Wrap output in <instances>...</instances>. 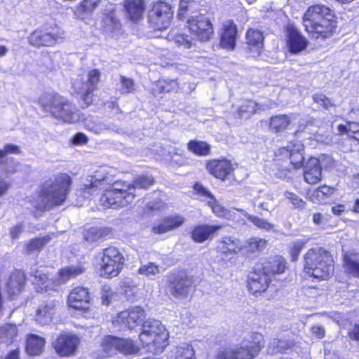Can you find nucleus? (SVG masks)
I'll use <instances>...</instances> for the list:
<instances>
[{"label":"nucleus","instance_id":"5","mask_svg":"<svg viewBox=\"0 0 359 359\" xmlns=\"http://www.w3.org/2000/svg\"><path fill=\"white\" fill-rule=\"evenodd\" d=\"M136 194L130 190L128 182L115 180L106 187L100 198V203L105 208L118 209L131 204Z\"/></svg>","mask_w":359,"mask_h":359},{"label":"nucleus","instance_id":"48","mask_svg":"<svg viewBox=\"0 0 359 359\" xmlns=\"http://www.w3.org/2000/svg\"><path fill=\"white\" fill-rule=\"evenodd\" d=\"M160 272L159 265L154 263L149 262L146 264L142 265L137 269V273L147 277L151 276H156Z\"/></svg>","mask_w":359,"mask_h":359},{"label":"nucleus","instance_id":"19","mask_svg":"<svg viewBox=\"0 0 359 359\" xmlns=\"http://www.w3.org/2000/svg\"><path fill=\"white\" fill-rule=\"evenodd\" d=\"M307 40L292 26L287 27V46L292 54L301 53L307 46Z\"/></svg>","mask_w":359,"mask_h":359},{"label":"nucleus","instance_id":"31","mask_svg":"<svg viewBox=\"0 0 359 359\" xmlns=\"http://www.w3.org/2000/svg\"><path fill=\"white\" fill-rule=\"evenodd\" d=\"M156 183L155 178L151 175H139L135 177L132 182H128L130 190L135 193L137 189H148Z\"/></svg>","mask_w":359,"mask_h":359},{"label":"nucleus","instance_id":"11","mask_svg":"<svg viewBox=\"0 0 359 359\" xmlns=\"http://www.w3.org/2000/svg\"><path fill=\"white\" fill-rule=\"evenodd\" d=\"M186 27L194 39H198L201 41L210 40L214 33L210 20L203 15L189 18Z\"/></svg>","mask_w":359,"mask_h":359},{"label":"nucleus","instance_id":"33","mask_svg":"<svg viewBox=\"0 0 359 359\" xmlns=\"http://www.w3.org/2000/svg\"><path fill=\"white\" fill-rule=\"evenodd\" d=\"M254 354L258 355L261 349L264 346V337L258 332L252 333L247 339L242 341Z\"/></svg>","mask_w":359,"mask_h":359},{"label":"nucleus","instance_id":"62","mask_svg":"<svg viewBox=\"0 0 359 359\" xmlns=\"http://www.w3.org/2000/svg\"><path fill=\"white\" fill-rule=\"evenodd\" d=\"M290 155V163L294 165L295 168H299L302 167L303 161L304 160L303 154L302 152H294L291 151Z\"/></svg>","mask_w":359,"mask_h":359},{"label":"nucleus","instance_id":"32","mask_svg":"<svg viewBox=\"0 0 359 359\" xmlns=\"http://www.w3.org/2000/svg\"><path fill=\"white\" fill-rule=\"evenodd\" d=\"M344 267L349 273L354 276H359V255L346 252L344 255Z\"/></svg>","mask_w":359,"mask_h":359},{"label":"nucleus","instance_id":"27","mask_svg":"<svg viewBox=\"0 0 359 359\" xmlns=\"http://www.w3.org/2000/svg\"><path fill=\"white\" fill-rule=\"evenodd\" d=\"M333 263L331 255H329L323 261L318 263L316 269H313V271H309V275L317 279H327L333 273Z\"/></svg>","mask_w":359,"mask_h":359},{"label":"nucleus","instance_id":"25","mask_svg":"<svg viewBox=\"0 0 359 359\" xmlns=\"http://www.w3.org/2000/svg\"><path fill=\"white\" fill-rule=\"evenodd\" d=\"M46 344V339L36 334H29L26 338L25 351L29 355L36 356L41 355Z\"/></svg>","mask_w":359,"mask_h":359},{"label":"nucleus","instance_id":"20","mask_svg":"<svg viewBox=\"0 0 359 359\" xmlns=\"http://www.w3.org/2000/svg\"><path fill=\"white\" fill-rule=\"evenodd\" d=\"M86 272V267L83 263H79L76 266H67L60 268L57 273V288L60 284H65L72 279L83 274Z\"/></svg>","mask_w":359,"mask_h":359},{"label":"nucleus","instance_id":"63","mask_svg":"<svg viewBox=\"0 0 359 359\" xmlns=\"http://www.w3.org/2000/svg\"><path fill=\"white\" fill-rule=\"evenodd\" d=\"M70 142L75 146L84 145L88 142V137L83 133L78 132L71 138Z\"/></svg>","mask_w":359,"mask_h":359},{"label":"nucleus","instance_id":"30","mask_svg":"<svg viewBox=\"0 0 359 359\" xmlns=\"http://www.w3.org/2000/svg\"><path fill=\"white\" fill-rule=\"evenodd\" d=\"M255 356L243 342L226 349V359H254Z\"/></svg>","mask_w":359,"mask_h":359},{"label":"nucleus","instance_id":"44","mask_svg":"<svg viewBox=\"0 0 359 359\" xmlns=\"http://www.w3.org/2000/svg\"><path fill=\"white\" fill-rule=\"evenodd\" d=\"M246 217L248 221L252 222L256 227L266 231H273L275 225L265 219L260 218L255 215L248 214Z\"/></svg>","mask_w":359,"mask_h":359},{"label":"nucleus","instance_id":"60","mask_svg":"<svg viewBox=\"0 0 359 359\" xmlns=\"http://www.w3.org/2000/svg\"><path fill=\"white\" fill-rule=\"evenodd\" d=\"M99 182L100 180H94L89 184H83L80 189L81 193L83 195H92L97 189Z\"/></svg>","mask_w":359,"mask_h":359},{"label":"nucleus","instance_id":"53","mask_svg":"<svg viewBox=\"0 0 359 359\" xmlns=\"http://www.w3.org/2000/svg\"><path fill=\"white\" fill-rule=\"evenodd\" d=\"M243 249L241 242L233 237H229L226 240V250L230 252L236 253Z\"/></svg>","mask_w":359,"mask_h":359},{"label":"nucleus","instance_id":"7","mask_svg":"<svg viewBox=\"0 0 359 359\" xmlns=\"http://www.w3.org/2000/svg\"><path fill=\"white\" fill-rule=\"evenodd\" d=\"M174 8L165 0L153 1L147 13L149 27L156 32L168 29L172 23Z\"/></svg>","mask_w":359,"mask_h":359},{"label":"nucleus","instance_id":"24","mask_svg":"<svg viewBox=\"0 0 359 359\" xmlns=\"http://www.w3.org/2000/svg\"><path fill=\"white\" fill-rule=\"evenodd\" d=\"M264 36L257 29H250L246 33V43L253 56H259L264 47Z\"/></svg>","mask_w":359,"mask_h":359},{"label":"nucleus","instance_id":"10","mask_svg":"<svg viewBox=\"0 0 359 359\" xmlns=\"http://www.w3.org/2000/svg\"><path fill=\"white\" fill-rule=\"evenodd\" d=\"M69 308L83 315L90 314L93 310V297L88 287H74L67 298Z\"/></svg>","mask_w":359,"mask_h":359},{"label":"nucleus","instance_id":"42","mask_svg":"<svg viewBox=\"0 0 359 359\" xmlns=\"http://www.w3.org/2000/svg\"><path fill=\"white\" fill-rule=\"evenodd\" d=\"M259 104L252 100H245L237 107V114L241 118H248L254 114Z\"/></svg>","mask_w":359,"mask_h":359},{"label":"nucleus","instance_id":"28","mask_svg":"<svg viewBox=\"0 0 359 359\" xmlns=\"http://www.w3.org/2000/svg\"><path fill=\"white\" fill-rule=\"evenodd\" d=\"M56 309V302L45 303L39 306L35 320L41 325L48 324L53 320Z\"/></svg>","mask_w":359,"mask_h":359},{"label":"nucleus","instance_id":"13","mask_svg":"<svg viewBox=\"0 0 359 359\" xmlns=\"http://www.w3.org/2000/svg\"><path fill=\"white\" fill-rule=\"evenodd\" d=\"M269 266H263L262 264H257L249 273L248 286L252 294H256L266 290L271 282V278L267 273Z\"/></svg>","mask_w":359,"mask_h":359},{"label":"nucleus","instance_id":"58","mask_svg":"<svg viewBox=\"0 0 359 359\" xmlns=\"http://www.w3.org/2000/svg\"><path fill=\"white\" fill-rule=\"evenodd\" d=\"M304 150V146L300 142H295L294 143H290L287 147H283L280 149L281 154L288 155L293 152H302Z\"/></svg>","mask_w":359,"mask_h":359},{"label":"nucleus","instance_id":"18","mask_svg":"<svg viewBox=\"0 0 359 359\" xmlns=\"http://www.w3.org/2000/svg\"><path fill=\"white\" fill-rule=\"evenodd\" d=\"M184 222L185 218L181 215H168L164 217L160 224L153 226V231L158 234L167 233L180 228Z\"/></svg>","mask_w":359,"mask_h":359},{"label":"nucleus","instance_id":"9","mask_svg":"<svg viewBox=\"0 0 359 359\" xmlns=\"http://www.w3.org/2000/svg\"><path fill=\"white\" fill-rule=\"evenodd\" d=\"M166 284L170 294L175 298L188 297L190 291L196 287L194 276L183 269L170 271L167 275Z\"/></svg>","mask_w":359,"mask_h":359},{"label":"nucleus","instance_id":"21","mask_svg":"<svg viewBox=\"0 0 359 359\" xmlns=\"http://www.w3.org/2000/svg\"><path fill=\"white\" fill-rule=\"evenodd\" d=\"M180 90V83L176 79H159L154 83L151 93L154 96L161 94L177 93Z\"/></svg>","mask_w":359,"mask_h":359},{"label":"nucleus","instance_id":"16","mask_svg":"<svg viewBox=\"0 0 359 359\" xmlns=\"http://www.w3.org/2000/svg\"><path fill=\"white\" fill-rule=\"evenodd\" d=\"M123 8L127 18L133 23H139L144 18L146 0H123Z\"/></svg>","mask_w":359,"mask_h":359},{"label":"nucleus","instance_id":"6","mask_svg":"<svg viewBox=\"0 0 359 359\" xmlns=\"http://www.w3.org/2000/svg\"><path fill=\"white\" fill-rule=\"evenodd\" d=\"M126 265V258L121 250L113 245L103 248L99 253L97 269L100 277L112 279L118 276Z\"/></svg>","mask_w":359,"mask_h":359},{"label":"nucleus","instance_id":"36","mask_svg":"<svg viewBox=\"0 0 359 359\" xmlns=\"http://www.w3.org/2000/svg\"><path fill=\"white\" fill-rule=\"evenodd\" d=\"M238 38L236 25L232 20L226 21V49L233 50Z\"/></svg>","mask_w":359,"mask_h":359},{"label":"nucleus","instance_id":"54","mask_svg":"<svg viewBox=\"0 0 359 359\" xmlns=\"http://www.w3.org/2000/svg\"><path fill=\"white\" fill-rule=\"evenodd\" d=\"M284 195L295 208L303 209L305 207L306 202L297 194L290 191H285Z\"/></svg>","mask_w":359,"mask_h":359},{"label":"nucleus","instance_id":"46","mask_svg":"<svg viewBox=\"0 0 359 359\" xmlns=\"http://www.w3.org/2000/svg\"><path fill=\"white\" fill-rule=\"evenodd\" d=\"M101 73L97 69H92L88 72L87 75V88L94 90L98 89V83L100 81Z\"/></svg>","mask_w":359,"mask_h":359},{"label":"nucleus","instance_id":"49","mask_svg":"<svg viewBox=\"0 0 359 359\" xmlns=\"http://www.w3.org/2000/svg\"><path fill=\"white\" fill-rule=\"evenodd\" d=\"M306 241L298 239L290 244V252L292 261L295 262L298 259L299 255L306 245Z\"/></svg>","mask_w":359,"mask_h":359},{"label":"nucleus","instance_id":"12","mask_svg":"<svg viewBox=\"0 0 359 359\" xmlns=\"http://www.w3.org/2000/svg\"><path fill=\"white\" fill-rule=\"evenodd\" d=\"M80 344V338L75 334L60 333L52 342V347L61 358L74 355Z\"/></svg>","mask_w":359,"mask_h":359},{"label":"nucleus","instance_id":"51","mask_svg":"<svg viewBox=\"0 0 359 359\" xmlns=\"http://www.w3.org/2000/svg\"><path fill=\"white\" fill-rule=\"evenodd\" d=\"M338 131L340 134L346 133L350 137L359 132V123L355 122L348 123L347 126L339 125Z\"/></svg>","mask_w":359,"mask_h":359},{"label":"nucleus","instance_id":"57","mask_svg":"<svg viewBox=\"0 0 359 359\" xmlns=\"http://www.w3.org/2000/svg\"><path fill=\"white\" fill-rule=\"evenodd\" d=\"M94 90L87 88L86 90L81 93V100L83 102V108L88 107L93 102Z\"/></svg>","mask_w":359,"mask_h":359},{"label":"nucleus","instance_id":"43","mask_svg":"<svg viewBox=\"0 0 359 359\" xmlns=\"http://www.w3.org/2000/svg\"><path fill=\"white\" fill-rule=\"evenodd\" d=\"M263 266H270L267 271L269 277L283 273L285 270V263L280 259H272L264 264H261Z\"/></svg>","mask_w":359,"mask_h":359},{"label":"nucleus","instance_id":"40","mask_svg":"<svg viewBox=\"0 0 359 359\" xmlns=\"http://www.w3.org/2000/svg\"><path fill=\"white\" fill-rule=\"evenodd\" d=\"M266 245V241L264 239L259 238H252L249 239L243 250L248 257L253 256L255 253L260 252L263 250Z\"/></svg>","mask_w":359,"mask_h":359},{"label":"nucleus","instance_id":"26","mask_svg":"<svg viewBox=\"0 0 359 359\" xmlns=\"http://www.w3.org/2000/svg\"><path fill=\"white\" fill-rule=\"evenodd\" d=\"M322 168L319 160L316 158H311L306 163L304 170V180L311 184H316L321 180Z\"/></svg>","mask_w":359,"mask_h":359},{"label":"nucleus","instance_id":"1","mask_svg":"<svg viewBox=\"0 0 359 359\" xmlns=\"http://www.w3.org/2000/svg\"><path fill=\"white\" fill-rule=\"evenodd\" d=\"M144 318V310L140 306H135L117 313L111 323L114 326H123L129 330L142 325L139 334L141 347L154 353L162 352L168 344V332L158 320H146L142 324Z\"/></svg>","mask_w":359,"mask_h":359},{"label":"nucleus","instance_id":"64","mask_svg":"<svg viewBox=\"0 0 359 359\" xmlns=\"http://www.w3.org/2000/svg\"><path fill=\"white\" fill-rule=\"evenodd\" d=\"M107 19L109 20L111 32H118L121 30L122 25L119 19L111 14L107 15Z\"/></svg>","mask_w":359,"mask_h":359},{"label":"nucleus","instance_id":"34","mask_svg":"<svg viewBox=\"0 0 359 359\" xmlns=\"http://www.w3.org/2000/svg\"><path fill=\"white\" fill-rule=\"evenodd\" d=\"M208 173L216 178L224 180V159H210L206 161Z\"/></svg>","mask_w":359,"mask_h":359},{"label":"nucleus","instance_id":"8","mask_svg":"<svg viewBox=\"0 0 359 359\" xmlns=\"http://www.w3.org/2000/svg\"><path fill=\"white\" fill-rule=\"evenodd\" d=\"M64 31L56 24H43L33 30L29 35V44L39 48L42 47H54L64 36Z\"/></svg>","mask_w":359,"mask_h":359},{"label":"nucleus","instance_id":"38","mask_svg":"<svg viewBox=\"0 0 359 359\" xmlns=\"http://www.w3.org/2000/svg\"><path fill=\"white\" fill-rule=\"evenodd\" d=\"M18 327L15 324L6 323L0 326V343H12L18 335Z\"/></svg>","mask_w":359,"mask_h":359},{"label":"nucleus","instance_id":"37","mask_svg":"<svg viewBox=\"0 0 359 359\" xmlns=\"http://www.w3.org/2000/svg\"><path fill=\"white\" fill-rule=\"evenodd\" d=\"M294 346V342L292 340H280L273 339L271 341L268 350L270 353H286L288 350Z\"/></svg>","mask_w":359,"mask_h":359},{"label":"nucleus","instance_id":"2","mask_svg":"<svg viewBox=\"0 0 359 359\" xmlns=\"http://www.w3.org/2000/svg\"><path fill=\"white\" fill-rule=\"evenodd\" d=\"M334 12L328 7L317 4L308 8L303 18L305 29L313 38L330 37L337 27Z\"/></svg>","mask_w":359,"mask_h":359},{"label":"nucleus","instance_id":"4","mask_svg":"<svg viewBox=\"0 0 359 359\" xmlns=\"http://www.w3.org/2000/svg\"><path fill=\"white\" fill-rule=\"evenodd\" d=\"M72 183V178L69 174L66 172L57 174L48 186L45 184L41 186L39 196L46 198L47 202L43 205H36L35 209L45 212L63 205L68 199Z\"/></svg>","mask_w":359,"mask_h":359},{"label":"nucleus","instance_id":"29","mask_svg":"<svg viewBox=\"0 0 359 359\" xmlns=\"http://www.w3.org/2000/svg\"><path fill=\"white\" fill-rule=\"evenodd\" d=\"M187 150L196 156H208L211 154V145L206 141L192 139L187 143Z\"/></svg>","mask_w":359,"mask_h":359},{"label":"nucleus","instance_id":"45","mask_svg":"<svg viewBox=\"0 0 359 359\" xmlns=\"http://www.w3.org/2000/svg\"><path fill=\"white\" fill-rule=\"evenodd\" d=\"M103 0H81L78 4V10L83 14L93 13L102 3Z\"/></svg>","mask_w":359,"mask_h":359},{"label":"nucleus","instance_id":"35","mask_svg":"<svg viewBox=\"0 0 359 359\" xmlns=\"http://www.w3.org/2000/svg\"><path fill=\"white\" fill-rule=\"evenodd\" d=\"M50 239L51 236L50 235L32 238L25 244V251L27 254L41 251Z\"/></svg>","mask_w":359,"mask_h":359},{"label":"nucleus","instance_id":"22","mask_svg":"<svg viewBox=\"0 0 359 359\" xmlns=\"http://www.w3.org/2000/svg\"><path fill=\"white\" fill-rule=\"evenodd\" d=\"M329 255H330V253L322 248H317L310 249L304 257V269L305 272L309 274V271H313V269H316L318 263L323 261V259H326Z\"/></svg>","mask_w":359,"mask_h":359},{"label":"nucleus","instance_id":"56","mask_svg":"<svg viewBox=\"0 0 359 359\" xmlns=\"http://www.w3.org/2000/svg\"><path fill=\"white\" fill-rule=\"evenodd\" d=\"M120 82L125 93H132L135 91V82L133 79L124 76H120Z\"/></svg>","mask_w":359,"mask_h":359},{"label":"nucleus","instance_id":"41","mask_svg":"<svg viewBox=\"0 0 359 359\" xmlns=\"http://www.w3.org/2000/svg\"><path fill=\"white\" fill-rule=\"evenodd\" d=\"M118 351L126 355L135 354L140 351V347L131 339L118 337Z\"/></svg>","mask_w":359,"mask_h":359},{"label":"nucleus","instance_id":"55","mask_svg":"<svg viewBox=\"0 0 359 359\" xmlns=\"http://www.w3.org/2000/svg\"><path fill=\"white\" fill-rule=\"evenodd\" d=\"M312 98L314 102L319 104L325 109H328L331 107H335L331 100L323 94H315Z\"/></svg>","mask_w":359,"mask_h":359},{"label":"nucleus","instance_id":"15","mask_svg":"<svg viewBox=\"0 0 359 359\" xmlns=\"http://www.w3.org/2000/svg\"><path fill=\"white\" fill-rule=\"evenodd\" d=\"M222 228V226L218 224H196L192 227L190 231V236L194 242L201 243L206 241L211 240Z\"/></svg>","mask_w":359,"mask_h":359},{"label":"nucleus","instance_id":"3","mask_svg":"<svg viewBox=\"0 0 359 359\" xmlns=\"http://www.w3.org/2000/svg\"><path fill=\"white\" fill-rule=\"evenodd\" d=\"M38 102L45 111L62 123L72 124L79 121L75 104L57 92L42 94Z\"/></svg>","mask_w":359,"mask_h":359},{"label":"nucleus","instance_id":"39","mask_svg":"<svg viewBox=\"0 0 359 359\" xmlns=\"http://www.w3.org/2000/svg\"><path fill=\"white\" fill-rule=\"evenodd\" d=\"M290 121V118L285 114L274 116L270 118L269 128L276 133L283 131L288 127Z\"/></svg>","mask_w":359,"mask_h":359},{"label":"nucleus","instance_id":"52","mask_svg":"<svg viewBox=\"0 0 359 359\" xmlns=\"http://www.w3.org/2000/svg\"><path fill=\"white\" fill-rule=\"evenodd\" d=\"M194 39V37H190L184 33L176 34L174 36V41L178 46H182L187 48L191 47Z\"/></svg>","mask_w":359,"mask_h":359},{"label":"nucleus","instance_id":"14","mask_svg":"<svg viewBox=\"0 0 359 359\" xmlns=\"http://www.w3.org/2000/svg\"><path fill=\"white\" fill-rule=\"evenodd\" d=\"M31 276L34 278L33 285L36 292L49 295L58 292L56 279L50 278L49 273L36 269L31 273Z\"/></svg>","mask_w":359,"mask_h":359},{"label":"nucleus","instance_id":"50","mask_svg":"<svg viewBox=\"0 0 359 359\" xmlns=\"http://www.w3.org/2000/svg\"><path fill=\"white\" fill-rule=\"evenodd\" d=\"M175 359H196L193 347L186 345L179 348Z\"/></svg>","mask_w":359,"mask_h":359},{"label":"nucleus","instance_id":"61","mask_svg":"<svg viewBox=\"0 0 359 359\" xmlns=\"http://www.w3.org/2000/svg\"><path fill=\"white\" fill-rule=\"evenodd\" d=\"M194 194L205 198H212V194L207 190L201 184L195 183L193 186Z\"/></svg>","mask_w":359,"mask_h":359},{"label":"nucleus","instance_id":"59","mask_svg":"<svg viewBox=\"0 0 359 359\" xmlns=\"http://www.w3.org/2000/svg\"><path fill=\"white\" fill-rule=\"evenodd\" d=\"M192 2V0H180V6L177 13L179 20H183L186 18Z\"/></svg>","mask_w":359,"mask_h":359},{"label":"nucleus","instance_id":"17","mask_svg":"<svg viewBox=\"0 0 359 359\" xmlns=\"http://www.w3.org/2000/svg\"><path fill=\"white\" fill-rule=\"evenodd\" d=\"M27 276L20 269L13 271L8 277L6 288L9 296L13 297L20 294L25 290L27 283Z\"/></svg>","mask_w":359,"mask_h":359},{"label":"nucleus","instance_id":"47","mask_svg":"<svg viewBox=\"0 0 359 359\" xmlns=\"http://www.w3.org/2000/svg\"><path fill=\"white\" fill-rule=\"evenodd\" d=\"M334 192V189L327 186H321L316 189L311 196L312 200L316 199L319 202H323L324 200L332 195Z\"/></svg>","mask_w":359,"mask_h":359},{"label":"nucleus","instance_id":"23","mask_svg":"<svg viewBox=\"0 0 359 359\" xmlns=\"http://www.w3.org/2000/svg\"><path fill=\"white\" fill-rule=\"evenodd\" d=\"M101 353L94 352V359H103L109 357L115 351H118V337L106 335L100 342Z\"/></svg>","mask_w":359,"mask_h":359}]
</instances>
